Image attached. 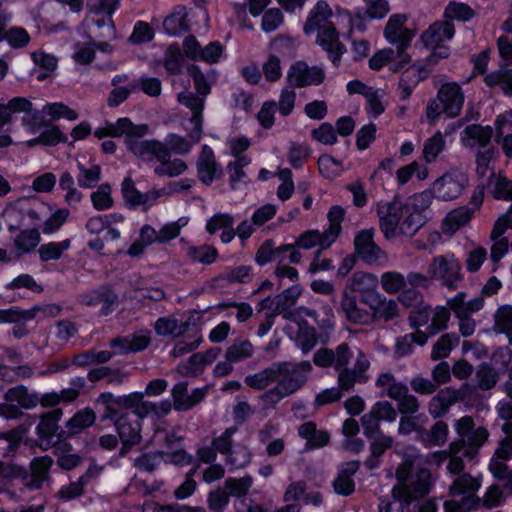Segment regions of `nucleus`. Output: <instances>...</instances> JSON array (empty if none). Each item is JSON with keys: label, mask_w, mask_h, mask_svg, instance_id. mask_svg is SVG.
Here are the masks:
<instances>
[{"label": "nucleus", "mask_w": 512, "mask_h": 512, "mask_svg": "<svg viewBox=\"0 0 512 512\" xmlns=\"http://www.w3.org/2000/svg\"><path fill=\"white\" fill-rule=\"evenodd\" d=\"M148 133L146 124H133L128 118H119L95 130L98 139L125 136L127 148L139 159L150 163L156 159L160 164L154 168L156 175L176 177L183 174L187 165L180 159L169 160L170 153L164 143L155 140H141Z\"/></svg>", "instance_id": "f257e3e1"}, {"label": "nucleus", "mask_w": 512, "mask_h": 512, "mask_svg": "<svg viewBox=\"0 0 512 512\" xmlns=\"http://www.w3.org/2000/svg\"><path fill=\"white\" fill-rule=\"evenodd\" d=\"M353 26L354 20L350 13L341 10L334 13L325 0H318L308 14L304 32L316 33L317 43L328 52L330 60L337 64L345 52L339 35H348Z\"/></svg>", "instance_id": "f03ea898"}, {"label": "nucleus", "mask_w": 512, "mask_h": 512, "mask_svg": "<svg viewBox=\"0 0 512 512\" xmlns=\"http://www.w3.org/2000/svg\"><path fill=\"white\" fill-rule=\"evenodd\" d=\"M429 206L430 194L427 192L417 193L404 203L398 200L379 202L377 215L385 238H394L399 232L413 235L424 225L426 218L423 213Z\"/></svg>", "instance_id": "7ed1b4c3"}, {"label": "nucleus", "mask_w": 512, "mask_h": 512, "mask_svg": "<svg viewBox=\"0 0 512 512\" xmlns=\"http://www.w3.org/2000/svg\"><path fill=\"white\" fill-rule=\"evenodd\" d=\"M396 477L398 484L392 489V498L381 501L379 512H403L405 505L430 491L431 474L421 457L405 459L397 468Z\"/></svg>", "instance_id": "20e7f679"}, {"label": "nucleus", "mask_w": 512, "mask_h": 512, "mask_svg": "<svg viewBox=\"0 0 512 512\" xmlns=\"http://www.w3.org/2000/svg\"><path fill=\"white\" fill-rule=\"evenodd\" d=\"M455 429L461 439L462 446L460 447L456 443H452L449 447V451H443L435 454V457H439V462H442L448 456L450 461L447 469L452 474L461 472L464 468L462 459L456 454L463 450V455L466 457H474L479 448L488 439V431L484 427L474 428V421L471 417L465 416L455 422Z\"/></svg>", "instance_id": "39448f33"}, {"label": "nucleus", "mask_w": 512, "mask_h": 512, "mask_svg": "<svg viewBox=\"0 0 512 512\" xmlns=\"http://www.w3.org/2000/svg\"><path fill=\"white\" fill-rule=\"evenodd\" d=\"M463 104L464 94L461 87L453 82L446 83L440 87L436 98L427 104L425 118L432 125L442 114L454 118L460 114Z\"/></svg>", "instance_id": "423d86ee"}, {"label": "nucleus", "mask_w": 512, "mask_h": 512, "mask_svg": "<svg viewBox=\"0 0 512 512\" xmlns=\"http://www.w3.org/2000/svg\"><path fill=\"white\" fill-rule=\"evenodd\" d=\"M192 186L190 180H182L169 185L168 188L152 189L146 193H142L136 189L134 182L131 178L124 179L122 183V194L126 204L133 208H140L144 211L156 205L158 199L164 195L178 192L181 190L189 189Z\"/></svg>", "instance_id": "0eeeda50"}, {"label": "nucleus", "mask_w": 512, "mask_h": 512, "mask_svg": "<svg viewBox=\"0 0 512 512\" xmlns=\"http://www.w3.org/2000/svg\"><path fill=\"white\" fill-rule=\"evenodd\" d=\"M192 186L190 180H182L169 185L168 188L152 189L146 193H142L136 189L134 182L131 178L124 179L122 183V194L126 204L133 208H140L144 211L156 205L158 199L164 195L178 192L181 190L189 189Z\"/></svg>", "instance_id": "6e6552de"}, {"label": "nucleus", "mask_w": 512, "mask_h": 512, "mask_svg": "<svg viewBox=\"0 0 512 512\" xmlns=\"http://www.w3.org/2000/svg\"><path fill=\"white\" fill-rule=\"evenodd\" d=\"M481 487V478L469 474L458 475L450 486V494L459 497V501H446L445 512L469 511L480 503L476 493Z\"/></svg>", "instance_id": "1a4fd4ad"}, {"label": "nucleus", "mask_w": 512, "mask_h": 512, "mask_svg": "<svg viewBox=\"0 0 512 512\" xmlns=\"http://www.w3.org/2000/svg\"><path fill=\"white\" fill-rule=\"evenodd\" d=\"M309 362H301L297 365H285L287 373L278 383V385L263 395V400L268 404H275L283 397L297 391L306 381L311 371Z\"/></svg>", "instance_id": "9d476101"}, {"label": "nucleus", "mask_w": 512, "mask_h": 512, "mask_svg": "<svg viewBox=\"0 0 512 512\" xmlns=\"http://www.w3.org/2000/svg\"><path fill=\"white\" fill-rule=\"evenodd\" d=\"M427 274L430 279L440 281L450 289H455L463 278L461 263L453 253L433 257Z\"/></svg>", "instance_id": "9b49d317"}, {"label": "nucleus", "mask_w": 512, "mask_h": 512, "mask_svg": "<svg viewBox=\"0 0 512 512\" xmlns=\"http://www.w3.org/2000/svg\"><path fill=\"white\" fill-rule=\"evenodd\" d=\"M23 124L28 130L29 134L39 133L38 137L30 139L26 142L27 146L29 147L38 144L52 146L67 140L66 135L59 129L58 126L44 119L43 116H41L38 112L24 116Z\"/></svg>", "instance_id": "f8f14e48"}, {"label": "nucleus", "mask_w": 512, "mask_h": 512, "mask_svg": "<svg viewBox=\"0 0 512 512\" xmlns=\"http://www.w3.org/2000/svg\"><path fill=\"white\" fill-rule=\"evenodd\" d=\"M468 184V177L460 170H450L437 178L426 191L439 200L450 201L459 197Z\"/></svg>", "instance_id": "ddd939ff"}, {"label": "nucleus", "mask_w": 512, "mask_h": 512, "mask_svg": "<svg viewBox=\"0 0 512 512\" xmlns=\"http://www.w3.org/2000/svg\"><path fill=\"white\" fill-rule=\"evenodd\" d=\"M313 317L312 311L300 308L292 312L284 313V318L290 323L287 325V331L291 338L301 346L303 352H307L316 344V334L313 328H310L302 316Z\"/></svg>", "instance_id": "4468645a"}, {"label": "nucleus", "mask_w": 512, "mask_h": 512, "mask_svg": "<svg viewBox=\"0 0 512 512\" xmlns=\"http://www.w3.org/2000/svg\"><path fill=\"white\" fill-rule=\"evenodd\" d=\"M378 283H380L382 290L387 294L395 295L401 293L398 297V301L406 307L412 306L419 298V294L415 289H406V277L398 271H386L382 273L378 279Z\"/></svg>", "instance_id": "2eb2a0df"}, {"label": "nucleus", "mask_w": 512, "mask_h": 512, "mask_svg": "<svg viewBox=\"0 0 512 512\" xmlns=\"http://www.w3.org/2000/svg\"><path fill=\"white\" fill-rule=\"evenodd\" d=\"M182 48L183 53L187 58L207 64L220 62L225 52V48L220 42L213 41L205 47H202L198 40L193 36H189L184 39Z\"/></svg>", "instance_id": "dca6fc26"}, {"label": "nucleus", "mask_w": 512, "mask_h": 512, "mask_svg": "<svg viewBox=\"0 0 512 512\" xmlns=\"http://www.w3.org/2000/svg\"><path fill=\"white\" fill-rule=\"evenodd\" d=\"M184 129L188 133V138L177 134H169L165 140V146L169 150V153L175 154H186L192 146L200 141L202 137V128L200 127V121L198 118L188 120L184 124Z\"/></svg>", "instance_id": "f3484780"}, {"label": "nucleus", "mask_w": 512, "mask_h": 512, "mask_svg": "<svg viewBox=\"0 0 512 512\" xmlns=\"http://www.w3.org/2000/svg\"><path fill=\"white\" fill-rule=\"evenodd\" d=\"M398 299H389L381 293H372L362 298V303L370 309L373 320L391 321L400 314Z\"/></svg>", "instance_id": "a211bd4d"}, {"label": "nucleus", "mask_w": 512, "mask_h": 512, "mask_svg": "<svg viewBox=\"0 0 512 512\" xmlns=\"http://www.w3.org/2000/svg\"><path fill=\"white\" fill-rule=\"evenodd\" d=\"M454 36V27L449 22H435L422 35L421 41L430 49H439L438 55L441 58L448 56V50L443 43Z\"/></svg>", "instance_id": "6ab92c4d"}, {"label": "nucleus", "mask_w": 512, "mask_h": 512, "mask_svg": "<svg viewBox=\"0 0 512 512\" xmlns=\"http://www.w3.org/2000/svg\"><path fill=\"white\" fill-rule=\"evenodd\" d=\"M406 22L407 16L405 14L391 15L384 28L385 39L391 44L409 47L415 33L406 26Z\"/></svg>", "instance_id": "aec40b11"}, {"label": "nucleus", "mask_w": 512, "mask_h": 512, "mask_svg": "<svg viewBox=\"0 0 512 512\" xmlns=\"http://www.w3.org/2000/svg\"><path fill=\"white\" fill-rule=\"evenodd\" d=\"M288 80L296 87L318 85L324 80V72L318 67H309L303 62H297L291 65Z\"/></svg>", "instance_id": "412c9836"}, {"label": "nucleus", "mask_w": 512, "mask_h": 512, "mask_svg": "<svg viewBox=\"0 0 512 512\" xmlns=\"http://www.w3.org/2000/svg\"><path fill=\"white\" fill-rule=\"evenodd\" d=\"M373 235V230H364L354 240L357 253L369 264L386 260L385 253L375 244Z\"/></svg>", "instance_id": "4be33fe9"}, {"label": "nucleus", "mask_w": 512, "mask_h": 512, "mask_svg": "<svg viewBox=\"0 0 512 512\" xmlns=\"http://www.w3.org/2000/svg\"><path fill=\"white\" fill-rule=\"evenodd\" d=\"M62 417V411L55 409L43 415L37 426L39 445L42 449L48 450L56 442L58 421Z\"/></svg>", "instance_id": "5701e85b"}, {"label": "nucleus", "mask_w": 512, "mask_h": 512, "mask_svg": "<svg viewBox=\"0 0 512 512\" xmlns=\"http://www.w3.org/2000/svg\"><path fill=\"white\" fill-rule=\"evenodd\" d=\"M207 394V388H197L188 393L185 382L177 383L172 389L174 408L176 410H188L199 403Z\"/></svg>", "instance_id": "b1692460"}, {"label": "nucleus", "mask_w": 512, "mask_h": 512, "mask_svg": "<svg viewBox=\"0 0 512 512\" xmlns=\"http://www.w3.org/2000/svg\"><path fill=\"white\" fill-rule=\"evenodd\" d=\"M341 311L350 322L356 324H369L372 322L370 312L359 307L356 297L351 295L347 289L343 291Z\"/></svg>", "instance_id": "393cba45"}, {"label": "nucleus", "mask_w": 512, "mask_h": 512, "mask_svg": "<svg viewBox=\"0 0 512 512\" xmlns=\"http://www.w3.org/2000/svg\"><path fill=\"white\" fill-rule=\"evenodd\" d=\"M447 305L457 318H463L480 311L484 306V300L482 297L466 300V294L460 292L449 299Z\"/></svg>", "instance_id": "a878e982"}, {"label": "nucleus", "mask_w": 512, "mask_h": 512, "mask_svg": "<svg viewBox=\"0 0 512 512\" xmlns=\"http://www.w3.org/2000/svg\"><path fill=\"white\" fill-rule=\"evenodd\" d=\"M150 343L148 332H138L134 335L115 339L111 346L117 354L137 352L145 349Z\"/></svg>", "instance_id": "bb28decb"}, {"label": "nucleus", "mask_w": 512, "mask_h": 512, "mask_svg": "<svg viewBox=\"0 0 512 512\" xmlns=\"http://www.w3.org/2000/svg\"><path fill=\"white\" fill-rule=\"evenodd\" d=\"M378 278L376 275L366 272H356L352 275L349 285L346 288L349 293L357 292L361 295V299L369 296L377 291Z\"/></svg>", "instance_id": "cd10ccee"}, {"label": "nucleus", "mask_w": 512, "mask_h": 512, "mask_svg": "<svg viewBox=\"0 0 512 512\" xmlns=\"http://www.w3.org/2000/svg\"><path fill=\"white\" fill-rule=\"evenodd\" d=\"M492 137V129L489 126L470 125L461 133V142L465 147L480 148L488 144Z\"/></svg>", "instance_id": "c85d7f7f"}, {"label": "nucleus", "mask_w": 512, "mask_h": 512, "mask_svg": "<svg viewBox=\"0 0 512 512\" xmlns=\"http://www.w3.org/2000/svg\"><path fill=\"white\" fill-rule=\"evenodd\" d=\"M116 427L124 447L135 445L140 441L139 420L122 415L116 420Z\"/></svg>", "instance_id": "c756f323"}, {"label": "nucleus", "mask_w": 512, "mask_h": 512, "mask_svg": "<svg viewBox=\"0 0 512 512\" xmlns=\"http://www.w3.org/2000/svg\"><path fill=\"white\" fill-rule=\"evenodd\" d=\"M302 294V287L298 284L292 285L288 289H286L284 292L276 296L275 302L276 306L274 309V313H282L289 307L293 306L297 299ZM274 300H271L270 298H266L260 303V308L265 309L269 305L273 304Z\"/></svg>", "instance_id": "7c9ffc66"}, {"label": "nucleus", "mask_w": 512, "mask_h": 512, "mask_svg": "<svg viewBox=\"0 0 512 512\" xmlns=\"http://www.w3.org/2000/svg\"><path fill=\"white\" fill-rule=\"evenodd\" d=\"M143 397H144L143 393L134 392V393H130L129 395L120 398L119 400H115L112 394L103 393L99 396V398L97 399V402H102V403L107 404V411H106L104 417L105 418H113L114 415H113V411H112V406L114 404H118L120 406H123L125 408H130V409H133V411H135L138 404L142 401Z\"/></svg>", "instance_id": "2f4dec72"}, {"label": "nucleus", "mask_w": 512, "mask_h": 512, "mask_svg": "<svg viewBox=\"0 0 512 512\" xmlns=\"http://www.w3.org/2000/svg\"><path fill=\"white\" fill-rule=\"evenodd\" d=\"M472 217V212L466 207H459L449 212L444 218L441 229L447 235H453L462 226L467 224Z\"/></svg>", "instance_id": "473e14b6"}, {"label": "nucleus", "mask_w": 512, "mask_h": 512, "mask_svg": "<svg viewBox=\"0 0 512 512\" xmlns=\"http://www.w3.org/2000/svg\"><path fill=\"white\" fill-rule=\"evenodd\" d=\"M218 169L216 167L213 151L208 146H203L198 161V174L200 180L205 184H210L216 178Z\"/></svg>", "instance_id": "72a5a7b5"}, {"label": "nucleus", "mask_w": 512, "mask_h": 512, "mask_svg": "<svg viewBox=\"0 0 512 512\" xmlns=\"http://www.w3.org/2000/svg\"><path fill=\"white\" fill-rule=\"evenodd\" d=\"M335 241L327 238L325 232L321 233L318 230H308L302 233L295 241L296 246L301 249L309 250L314 247L327 249Z\"/></svg>", "instance_id": "f704fd0d"}, {"label": "nucleus", "mask_w": 512, "mask_h": 512, "mask_svg": "<svg viewBox=\"0 0 512 512\" xmlns=\"http://www.w3.org/2000/svg\"><path fill=\"white\" fill-rule=\"evenodd\" d=\"M31 58L36 66L39 69V72L36 78L39 81H43L46 78L50 77L55 69L57 68L58 60L52 55L45 53L44 51H36L31 54Z\"/></svg>", "instance_id": "c9c22d12"}, {"label": "nucleus", "mask_w": 512, "mask_h": 512, "mask_svg": "<svg viewBox=\"0 0 512 512\" xmlns=\"http://www.w3.org/2000/svg\"><path fill=\"white\" fill-rule=\"evenodd\" d=\"M52 463L53 461L49 456L35 458L30 465L31 479L27 481V485L33 488H40L47 478Z\"/></svg>", "instance_id": "e433bc0d"}, {"label": "nucleus", "mask_w": 512, "mask_h": 512, "mask_svg": "<svg viewBox=\"0 0 512 512\" xmlns=\"http://www.w3.org/2000/svg\"><path fill=\"white\" fill-rule=\"evenodd\" d=\"M43 118L50 117L52 120L66 119L75 121L78 119V113L62 102H52L45 104L41 111H37Z\"/></svg>", "instance_id": "4c0bfd02"}, {"label": "nucleus", "mask_w": 512, "mask_h": 512, "mask_svg": "<svg viewBox=\"0 0 512 512\" xmlns=\"http://www.w3.org/2000/svg\"><path fill=\"white\" fill-rule=\"evenodd\" d=\"M376 385L381 389L382 395H387L395 400H400L408 391L406 385L397 382L390 373L381 374L377 379Z\"/></svg>", "instance_id": "58836bf2"}, {"label": "nucleus", "mask_w": 512, "mask_h": 512, "mask_svg": "<svg viewBox=\"0 0 512 512\" xmlns=\"http://www.w3.org/2000/svg\"><path fill=\"white\" fill-rule=\"evenodd\" d=\"M17 314V322L19 321H29L34 318H49L56 317L60 312V307L56 304H43L36 305L28 310H21L16 307Z\"/></svg>", "instance_id": "ea45409f"}, {"label": "nucleus", "mask_w": 512, "mask_h": 512, "mask_svg": "<svg viewBox=\"0 0 512 512\" xmlns=\"http://www.w3.org/2000/svg\"><path fill=\"white\" fill-rule=\"evenodd\" d=\"M512 457V444L502 441L494 457L491 459L489 469L497 478H503L506 473L505 461Z\"/></svg>", "instance_id": "a19ab883"}, {"label": "nucleus", "mask_w": 512, "mask_h": 512, "mask_svg": "<svg viewBox=\"0 0 512 512\" xmlns=\"http://www.w3.org/2000/svg\"><path fill=\"white\" fill-rule=\"evenodd\" d=\"M475 14V10L468 4L450 1L444 9L443 16L448 21L469 22Z\"/></svg>", "instance_id": "79ce46f5"}, {"label": "nucleus", "mask_w": 512, "mask_h": 512, "mask_svg": "<svg viewBox=\"0 0 512 512\" xmlns=\"http://www.w3.org/2000/svg\"><path fill=\"white\" fill-rule=\"evenodd\" d=\"M448 431L447 424L440 421L437 422L429 432L418 431V440L427 447L441 446L447 440Z\"/></svg>", "instance_id": "37998d69"}, {"label": "nucleus", "mask_w": 512, "mask_h": 512, "mask_svg": "<svg viewBox=\"0 0 512 512\" xmlns=\"http://www.w3.org/2000/svg\"><path fill=\"white\" fill-rule=\"evenodd\" d=\"M165 32L170 36H176L188 29L187 12L183 7H178L165 18L163 22Z\"/></svg>", "instance_id": "c03bdc74"}, {"label": "nucleus", "mask_w": 512, "mask_h": 512, "mask_svg": "<svg viewBox=\"0 0 512 512\" xmlns=\"http://www.w3.org/2000/svg\"><path fill=\"white\" fill-rule=\"evenodd\" d=\"M32 103L26 98H13L7 104L0 105V125H4L10 121V115L13 113H26L33 114L31 112Z\"/></svg>", "instance_id": "a18cd8bd"}, {"label": "nucleus", "mask_w": 512, "mask_h": 512, "mask_svg": "<svg viewBox=\"0 0 512 512\" xmlns=\"http://www.w3.org/2000/svg\"><path fill=\"white\" fill-rule=\"evenodd\" d=\"M5 399L9 402H16L20 408L24 409H32L39 403V397L34 393H29L24 386H17L8 390Z\"/></svg>", "instance_id": "49530a36"}, {"label": "nucleus", "mask_w": 512, "mask_h": 512, "mask_svg": "<svg viewBox=\"0 0 512 512\" xmlns=\"http://www.w3.org/2000/svg\"><path fill=\"white\" fill-rule=\"evenodd\" d=\"M282 373L281 367L265 369L257 374L249 375L245 378V383L255 389H264L272 382L277 380Z\"/></svg>", "instance_id": "de8ad7c7"}, {"label": "nucleus", "mask_w": 512, "mask_h": 512, "mask_svg": "<svg viewBox=\"0 0 512 512\" xmlns=\"http://www.w3.org/2000/svg\"><path fill=\"white\" fill-rule=\"evenodd\" d=\"M59 187L64 194V200L69 206H77L83 198V194L76 188L74 178L69 172H64L59 179Z\"/></svg>", "instance_id": "09e8293b"}, {"label": "nucleus", "mask_w": 512, "mask_h": 512, "mask_svg": "<svg viewBox=\"0 0 512 512\" xmlns=\"http://www.w3.org/2000/svg\"><path fill=\"white\" fill-rule=\"evenodd\" d=\"M484 82L490 86H500L505 95L512 96V69H500L485 75Z\"/></svg>", "instance_id": "8fccbe9b"}, {"label": "nucleus", "mask_w": 512, "mask_h": 512, "mask_svg": "<svg viewBox=\"0 0 512 512\" xmlns=\"http://www.w3.org/2000/svg\"><path fill=\"white\" fill-rule=\"evenodd\" d=\"M429 174L428 168L416 161L399 168L396 172L397 182L400 185L406 184L413 175H416L417 179L424 181L427 179Z\"/></svg>", "instance_id": "3c124183"}, {"label": "nucleus", "mask_w": 512, "mask_h": 512, "mask_svg": "<svg viewBox=\"0 0 512 512\" xmlns=\"http://www.w3.org/2000/svg\"><path fill=\"white\" fill-rule=\"evenodd\" d=\"M95 413L90 409H83L77 412L66 423L68 433L77 434L95 422Z\"/></svg>", "instance_id": "603ef678"}, {"label": "nucleus", "mask_w": 512, "mask_h": 512, "mask_svg": "<svg viewBox=\"0 0 512 512\" xmlns=\"http://www.w3.org/2000/svg\"><path fill=\"white\" fill-rule=\"evenodd\" d=\"M455 399L454 392L442 390L434 396L429 405V412L433 417H441L446 413Z\"/></svg>", "instance_id": "864d4df0"}, {"label": "nucleus", "mask_w": 512, "mask_h": 512, "mask_svg": "<svg viewBox=\"0 0 512 512\" xmlns=\"http://www.w3.org/2000/svg\"><path fill=\"white\" fill-rule=\"evenodd\" d=\"M445 147V141L440 131L428 138L423 145V158L427 163L434 162L442 153Z\"/></svg>", "instance_id": "5fc2aeb1"}, {"label": "nucleus", "mask_w": 512, "mask_h": 512, "mask_svg": "<svg viewBox=\"0 0 512 512\" xmlns=\"http://www.w3.org/2000/svg\"><path fill=\"white\" fill-rule=\"evenodd\" d=\"M70 245L71 241L69 239H65L60 242H49L40 246L38 252L41 261L48 262L60 259L64 251L70 248Z\"/></svg>", "instance_id": "6e6d98bb"}, {"label": "nucleus", "mask_w": 512, "mask_h": 512, "mask_svg": "<svg viewBox=\"0 0 512 512\" xmlns=\"http://www.w3.org/2000/svg\"><path fill=\"white\" fill-rule=\"evenodd\" d=\"M459 337L455 334H444L434 344L431 357L433 360L443 359L449 356L452 349L457 346Z\"/></svg>", "instance_id": "4d7b16f0"}, {"label": "nucleus", "mask_w": 512, "mask_h": 512, "mask_svg": "<svg viewBox=\"0 0 512 512\" xmlns=\"http://www.w3.org/2000/svg\"><path fill=\"white\" fill-rule=\"evenodd\" d=\"M79 175L77 176L78 184L83 188H92L98 183L101 175V168L97 164L85 167L81 162H77Z\"/></svg>", "instance_id": "13d9d810"}, {"label": "nucleus", "mask_w": 512, "mask_h": 512, "mask_svg": "<svg viewBox=\"0 0 512 512\" xmlns=\"http://www.w3.org/2000/svg\"><path fill=\"white\" fill-rule=\"evenodd\" d=\"M342 431L347 438L344 441V447L352 452H359L364 446L363 441L360 439H352V437L356 436L359 432L358 422L354 419L345 420L343 423Z\"/></svg>", "instance_id": "bf43d9fd"}, {"label": "nucleus", "mask_w": 512, "mask_h": 512, "mask_svg": "<svg viewBox=\"0 0 512 512\" xmlns=\"http://www.w3.org/2000/svg\"><path fill=\"white\" fill-rule=\"evenodd\" d=\"M510 182L501 174L492 173L487 182V190L495 199L508 200Z\"/></svg>", "instance_id": "052dcab7"}, {"label": "nucleus", "mask_w": 512, "mask_h": 512, "mask_svg": "<svg viewBox=\"0 0 512 512\" xmlns=\"http://www.w3.org/2000/svg\"><path fill=\"white\" fill-rule=\"evenodd\" d=\"M40 233L36 229L21 231L15 239V246L19 254L33 250L40 242Z\"/></svg>", "instance_id": "680f3d73"}, {"label": "nucleus", "mask_w": 512, "mask_h": 512, "mask_svg": "<svg viewBox=\"0 0 512 512\" xmlns=\"http://www.w3.org/2000/svg\"><path fill=\"white\" fill-rule=\"evenodd\" d=\"M427 342V336L422 331L405 335L396 342V352L399 356H407L412 352L413 343L424 345Z\"/></svg>", "instance_id": "e2e57ef3"}, {"label": "nucleus", "mask_w": 512, "mask_h": 512, "mask_svg": "<svg viewBox=\"0 0 512 512\" xmlns=\"http://www.w3.org/2000/svg\"><path fill=\"white\" fill-rule=\"evenodd\" d=\"M253 353V345L247 340L234 341L226 350V356L234 363L250 358Z\"/></svg>", "instance_id": "0e129e2a"}, {"label": "nucleus", "mask_w": 512, "mask_h": 512, "mask_svg": "<svg viewBox=\"0 0 512 512\" xmlns=\"http://www.w3.org/2000/svg\"><path fill=\"white\" fill-rule=\"evenodd\" d=\"M431 314V323L428 326V334H425L427 339L445 329L450 318L447 308L441 306L436 307L435 309L431 308Z\"/></svg>", "instance_id": "69168bd1"}, {"label": "nucleus", "mask_w": 512, "mask_h": 512, "mask_svg": "<svg viewBox=\"0 0 512 512\" xmlns=\"http://www.w3.org/2000/svg\"><path fill=\"white\" fill-rule=\"evenodd\" d=\"M503 29L504 34L497 41L499 55L508 64H512V22L507 21Z\"/></svg>", "instance_id": "338daca9"}, {"label": "nucleus", "mask_w": 512, "mask_h": 512, "mask_svg": "<svg viewBox=\"0 0 512 512\" xmlns=\"http://www.w3.org/2000/svg\"><path fill=\"white\" fill-rule=\"evenodd\" d=\"M318 166L320 173L329 179L335 178L343 172L342 162L330 155L320 156Z\"/></svg>", "instance_id": "774afa93"}]
</instances>
